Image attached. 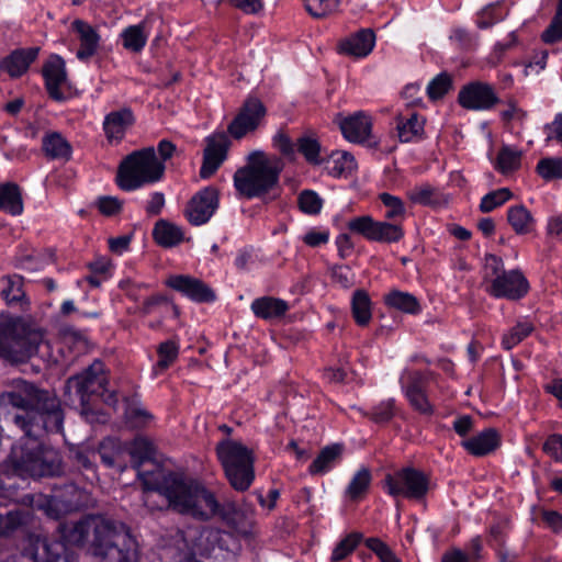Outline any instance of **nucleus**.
Segmentation results:
<instances>
[{
    "instance_id": "nucleus-1",
    "label": "nucleus",
    "mask_w": 562,
    "mask_h": 562,
    "mask_svg": "<svg viewBox=\"0 0 562 562\" xmlns=\"http://www.w3.org/2000/svg\"><path fill=\"white\" fill-rule=\"evenodd\" d=\"M0 402L22 409L14 416V424L24 431L19 445L13 446L9 462L21 476L56 475L60 472L58 453L44 448L38 432L59 431L64 416L56 397L38 391L24 380H14L11 390L0 395Z\"/></svg>"
},
{
    "instance_id": "nucleus-2",
    "label": "nucleus",
    "mask_w": 562,
    "mask_h": 562,
    "mask_svg": "<svg viewBox=\"0 0 562 562\" xmlns=\"http://www.w3.org/2000/svg\"><path fill=\"white\" fill-rule=\"evenodd\" d=\"M146 492L145 504L149 505L153 492L168 501L175 510L200 519H209L217 509L213 493L195 482H186L177 475L155 468L149 472L137 473Z\"/></svg>"
},
{
    "instance_id": "nucleus-3",
    "label": "nucleus",
    "mask_w": 562,
    "mask_h": 562,
    "mask_svg": "<svg viewBox=\"0 0 562 562\" xmlns=\"http://www.w3.org/2000/svg\"><path fill=\"white\" fill-rule=\"evenodd\" d=\"M74 531L80 540L91 542L95 558L109 562H135L138 559L137 542L122 522L102 516H89L80 520Z\"/></svg>"
},
{
    "instance_id": "nucleus-4",
    "label": "nucleus",
    "mask_w": 562,
    "mask_h": 562,
    "mask_svg": "<svg viewBox=\"0 0 562 562\" xmlns=\"http://www.w3.org/2000/svg\"><path fill=\"white\" fill-rule=\"evenodd\" d=\"M282 162L262 151H252L248 162L234 175V186L244 196L251 199L270 191L279 181Z\"/></svg>"
},
{
    "instance_id": "nucleus-5",
    "label": "nucleus",
    "mask_w": 562,
    "mask_h": 562,
    "mask_svg": "<svg viewBox=\"0 0 562 562\" xmlns=\"http://www.w3.org/2000/svg\"><path fill=\"white\" fill-rule=\"evenodd\" d=\"M44 335L20 318L0 319V358L20 362L36 353Z\"/></svg>"
},
{
    "instance_id": "nucleus-6",
    "label": "nucleus",
    "mask_w": 562,
    "mask_h": 562,
    "mask_svg": "<svg viewBox=\"0 0 562 562\" xmlns=\"http://www.w3.org/2000/svg\"><path fill=\"white\" fill-rule=\"evenodd\" d=\"M165 172V165L147 147L130 154L120 165L117 184L122 190L134 191L144 184L159 181Z\"/></svg>"
},
{
    "instance_id": "nucleus-7",
    "label": "nucleus",
    "mask_w": 562,
    "mask_h": 562,
    "mask_svg": "<svg viewBox=\"0 0 562 562\" xmlns=\"http://www.w3.org/2000/svg\"><path fill=\"white\" fill-rule=\"evenodd\" d=\"M216 452L232 486L246 491L254 480L251 451L239 441L225 439L218 442Z\"/></svg>"
},
{
    "instance_id": "nucleus-8",
    "label": "nucleus",
    "mask_w": 562,
    "mask_h": 562,
    "mask_svg": "<svg viewBox=\"0 0 562 562\" xmlns=\"http://www.w3.org/2000/svg\"><path fill=\"white\" fill-rule=\"evenodd\" d=\"M106 384L108 375L104 364L95 360L83 372L69 378L66 389L69 393L74 392L78 396L82 413L87 414L91 395H100L103 397V401L111 406L117 403L116 395L106 391Z\"/></svg>"
},
{
    "instance_id": "nucleus-9",
    "label": "nucleus",
    "mask_w": 562,
    "mask_h": 562,
    "mask_svg": "<svg viewBox=\"0 0 562 562\" xmlns=\"http://www.w3.org/2000/svg\"><path fill=\"white\" fill-rule=\"evenodd\" d=\"M487 292L497 299L519 300L529 290V283L519 270L499 271L503 268L501 258L488 255L485 258Z\"/></svg>"
},
{
    "instance_id": "nucleus-10",
    "label": "nucleus",
    "mask_w": 562,
    "mask_h": 562,
    "mask_svg": "<svg viewBox=\"0 0 562 562\" xmlns=\"http://www.w3.org/2000/svg\"><path fill=\"white\" fill-rule=\"evenodd\" d=\"M382 487L394 498L422 499L429 490V480L422 471L408 467L386 474Z\"/></svg>"
},
{
    "instance_id": "nucleus-11",
    "label": "nucleus",
    "mask_w": 562,
    "mask_h": 562,
    "mask_svg": "<svg viewBox=\"0 0 562 562\" xmlns=\"http://www.w3.org/2000/svg\"><path fill=\"white\" fill-rule=\"evenodd\" d=\"M265 116L266 108L262 102L256 98H249L229 124L228 132L234 138L240 139L255 132L263 122Z\"/></svg>"
},
{
    "instance_id": "nucleus-12",
    "label": "nucleus",
    "mask_w": 562,
    "mask_h": 562,
    "mask_svg": "<svg viewBox=\"0 0 562 562\" xmlns=\"http://www.w3.org/2000/svg\"><path fill=\"white\" fill-rule=\"evenodd\" d=\"M218 203V191L214 187H206L191 198L186 207V217L192 225H203L214 215Z\"/></svg>"
},
{
    "instance_id": "nucleus-13",
    "label": "nucleus",
    "mask_w": 562,
    "mask_h": 562,
    "mask_svg": "<svg viewBox=\"0 0 562 562\" xmlns=\"http://www.w3.org/2000/svg\"><path fill=\"white\" fill-rule=\"evenodd\" d=\"M402 390L414 409L420 414L430 415L434 407L426 394L427 376L419 371H405L400 379Z\"/></svg>"
},
{
    "instance_id": "nucleus-14",
    "label": "nucleus",
    "mask_w": 562,
    "mask_h": 562,
    "mask_svg": "<svg viewBox=\"0 0 562 562\" xmlns=\"http://www.w3.org/2000/svg\"><path fill=\"white\" fill-rule=\"evenodd\" d=\"M165 284L195 303H212L216 300L215 292L205 282L189 274H171Z\"/></svg>"
},
{
    "instance_id": "nucleus-15",
    "label": "nucleus",
    "mask_w": 562,
    "mask_h": 562,
    "mask_svg": "<svg viewBox=\"0 0 562 562\" xmlns=\"http://www.w3.org/2000/svg\"><path fill=\"white\" fill-rule=\"evenodd\" d=\"M461 106L468 110L484 111L498 102L493 88L487 83L472 82L463 87L458 97Z\"/></svg>"
},
{
    "instance_id": "nucleus-16",
    "label": "nucleus",
    "mask_w": 562,
    "mask_h": 562,
    "mask_svg": "<svg viewBox=\"0 0 562 562\" xmlns=\"http://www.w3.org/2000/svg\"><path fill=\"white\" fill-rule=\"evenodd\" d=\"M229 140L224 133L213 134L206 138V147L204 149L203 164L200 169V176L203 179L210 178L227 156Z\"/></svg>"
},
{
    "instance_id": "nucleus-17",
    "label": "nucleus",
    "mask_w": 562,
    "mask_h": 562,
    "mask_svg": "<svg viewBox=\"0 0 562 562\" xmlns=\"http://www.w3.org/2000/svg\"><path fill=\"white\" fill-rule=\"evenodd\" d=\"M344 137L351 143L367 142L372 132V119L366 112L359 111L337 120Z\"/></svg>"
},
{
    "instance_id": "nucleus-18",
    "label": "nucleus",
    "mask_w": 562,
    "mask_h": 562,
    "mask_svg": "<svg viewBox=\"0 0 562 562\" xmlns=\"http://www.w3.org/2000/svg\"><path fill=\"white\" fill-rule=\"evenodd\" d=\"M215 515H220L238 535L248 537L252 533L255 517L251 509L237 508L234 504H227L221 507L217 503L216 512L209 518Z\"/></svg>"
},
{
    "instance_id": "nucleus-19",
    "label": "nucleus",
    "mask_w": 562,
    "mask_h": 562,
    "mask_svg": "<svg viewBox=\"0 0 562 562\" xmlns=\"http://www.w3.org/2000/svg\"><path fill=\"white\" fill-rule=\"evenodd\" d=\"M43 75L49 95L55 100L64 99L63 88L66 86L67 75L63 58L50 56L43 67Z\"/></svg>"
},
{
    "instance_id": "nucleus-20",
    "label": "nucleus",
    "mask_w": 562,
    "mask_h": 562,
    "mask_svg": "<svg viewBox=\"0 0 562 562\" xmlns=\"http://www.w3.org/2000/svg\"><path fill=\"white\" fill-rule=\"evenodd\" d=\"M374 45V33L364 29L342 40L339 43V52L351 57L363 58L373 50Z\"/></svg>"
},
{
    "instance_id": "nucleus-21",
    "label": "nucleus",
    "mask_w": 562,
    "mask_h": 562,
    "mask_svg": "<svg viewBox=\"0 0 562 562\" xmlns=\"http://www.w3.org/2000/svg\"><path fill=\"white\" fill-rule=\"evenodd\" d=\"M37 54L38 48L36 47L13 50L0 61V68L13 78L20 77L36 59Z\"/></svg>"
},
{
    "instance_id": "nucleus-22",
    "label": "nucleus",
    "mask_w": 562,
    "mask_h": 562,
    "mask_svg": "<svg viewBox=\"0 0 562 562\" xmlns=\"http://www.w3.org/2000/svg\"><path fill=\"white\" fill-rule=\"evenodd\" d=\"M133 123L134 115L130 109H122L109 113L103 122L106 138L110 142L119 143Z\"/></svg>"
},
{
    "instance_id": "nucleus-23",
    "label": "nucleus",
    "mask_w": 562,
    "mask_h": 562,
    "mask_svg": "<svg viewBox=\"0 0 562 562\" xmlns=\"http://www.w3.org/2000/svg\"><path fill=\"white\" fill-rule=\"evenodd\" d=\"M251 312L258 318L272 321L282 317L289 310L286 301L273 296H261L251 302Z\"/></svg>"
},
{
    "instance_id": "nucleus-24",
    "label": "nucleus",
    "mask_w": 562,
    "mask_h": 562,
    "mask_svg": "<svg viewBox=\"0 0 562 562\" xmlns=\"http://www.w3.org/2000/svg\"><path fill=\"white\" fill-rule=\"evenodd\" d=\"M71 27L78 34L80 41V48L77 52V57L80 60L88 59L95 54L100 36L90 24L81 20H75Z\"/></svg>"
},
{
    "instance_id": "nucleus-25",
    "label": "nucleus",
    "mask_w": 562,
    "mask_h": 562,
    "mask_svg": "<svg viewBox=\"0 0 562 562\" xmlns=\"http://www.w3.org/2000/svg\"><path fill=\"white\" fill-rule=\"evenodd\" d=\"M462 447L471 454L481 457L494 451L499 445V437L495 429L488 428L476 436L462 441Z\"/></svg>"
},
{
    "instance_id": "nucleus-26",
    "label": "nucleus",
    "mask_w": 562,
    "mask_h": 562,
    "mask_svg": "<svg viewBox=\"0 0 562 562\" xmlns=\"http://www.w3.org/2000/svg\"><path fill=\"white\" fill-rule=\"evenodd\" d=\"M0 210L12 216H19L23 213L22 192L16 183H0Z\"/></svg>"
},
{
    "instance_id": "nucleus-27",
    "label": "nucleus",
    "mask_w": 562,
    "mask_h": 562,
    "mask_svg": "<svg viewBox=\"0 0 562 562\" xmlns=\"http://www.w3.org/2000/svg\"><path fill=\"white\" fill-rule=\"evenodd\" d=\"M153 236L158 245L166 248L177 246L184 239L182 228L166 220H159L155 224Z\"/></svg>"
},
{
    "instance_id": "nucleus-28",
    "label": "nucleus",
    "mask_w": 562,
    "mask_h": 562,
    "mask_svg": "<svg viewBox=\"0 0 562 562\" xmlns=\"http://www.w3.org/2000/svg\"><path fill=\"white\" fill-rule=\"evenodd\" d=\"M355 157L344 150L333 151L327 159V171L335 178L348 177L357 169Z\"/></svg>"
},
{
    "instance_id": "nucleus-29",
    "label": "nucleus",
    "mask_w": 562,
    "mask_h": 562,
    "mask_svg": "<svg viewBox=\"0 0 562 562\" xmlns=\"http://www.w3.org/2000/svg\"><path fill=\"white\" fill-rule=\"evenodd\" d=\"M507 221L518 235L532 233L536 225V220L531 212L522 204L514 205L508 209Z\"/></svg>"
},
{
    "instance_id": "nucleus-30",
    "label": "nucleus",
    "mask_w": 562,
    "mask_h": 562,
    "mask_svg": "<svg viewBox=\"0 0 562 562\" xmlns=\"http://www.w3.org/2000/svg\"><path fill=\"white\" fill-rule=\"evenodd\" d=\"M384 303L394 310L407 314H419L422 306L416 296L408 292L392 290L384 295Z\"/></svg>"
},
{
    "instance_id": "nucleus-31",
    "label": "nucleus",
    "mask_w": 562,
    "mask_h": 562,
    "mask_svg": "<svg viewBox=\"0 0 562 562\" xmlns=\"http://www.w3.org/2000/svg\"><path fill=\"white\" fill-rule=\"evenodd\" d=\"M425 119L418 114H411L408 117H400L397 122L398 138L403 143L415 142L422 138L424 133Z\"/></svg>"
},
{
    "instance_id": "nucleus-32",
    "label": "nucleus",
    "mask_w": 562,
    "mask_h": 562,
    "mask_svg": "<svg viewBox=\"0 0 562 562\" xmlns=\"http://www.w3.org/2000/svg\"><path fill=\"white\" fill-rule=\"evenodd\" d=\"M43 150L46 156L53 159L68 160L71 157L72 148L66 138L59 133H49L43 138Z\"/></svg>"
},
{
    "instance_id": "nucleus-33",
    "label": "nucleus",
    "mask_w": 562,
    "mask_h": 562,
    "mask_svg": "<svg viewBox=\"0 0 562 562\" xmlns=\"http://www.w3.org/2000/svg\"><path fill=\"white\" fill-rule=\"evenodd\" d=\"M0 295L8 304L21 302L25 294L23 278L19 274H7L0 278Z\"/></svg>"
},
{
    "instance_id": "nucleus-34",
    "label": "nucleus",
    "mask_w": 562,
    "mask_h": 562,
    "mask_svg": "<svg viewBox=\"0 0 562 562\" xmlns=\"http://www.w3.org/2000/svg\"><path fill=\"white\" fill-rule=\"evenodd\" d=\"M403 236L404 231L397 223L375 221L371 241L392 244L400 241Z\"/></svg>"
},
{
    "instance_id": "nucleus-35",
    "label": "nucleus",
    "mask_w": 562,
    "mask_h": 562,
    "mask_svg": "<svg viewBox=\"0 0 562 562\" xmlns=\"http://www.w3.org/2000/svg\"><path fill=\"white\" fill-rule=\"evenodd\" d=\"M351 311L356 323L360 326L369 324L372 317L371 301L363 290L355 291L351 300Z\"/></svg>"
},
{
    "instance_id": "nucleus-36",
    "label": "nucleus",
    "mask_w": 562,
    "mask_h": 562,
    "mask_svg": "<svg viewBox=\"0 0 562 562\" xmlns=\"http://www.w3.org/2000/svg\"><path fill=\"white\" fill-rule=\"evenodd\" d=\"M121 37L125 49L135 53L140 52L145 47L148 38V33L145 30V23L131 25L124 29Z\"/></svg>"
},
{
    "instance_id": "nucleus-37",
    "label": "nucleus",
    "mask_w": 562,
    "mask_h": 562,
    "mask_svg": "<svg viewBox=\"0 0 562 562\" xmlns=\"http://www.w3.org/2000/svg\"><path fill=\"white\" fill-rule=\"evenodd\" d=\"M406 196L413 204L432 206L438 203L437 189L426 182L408 188Z\"/></svg>"
},
{
    "instance_id": "nucleus-38",
    "label": "nucleus",
    "mask_w": 562,
    "mask_h": 562,
    "mask_svg": "<svg viewBox=\"0 0 562 562\" xmlns=\"http://www.w3.org/2000/svg\"><path fill=\"white\" fill-rule=\"evenodd\" d=\"M371 483V473L367 468L359 469L348 484L345 495L350 501L360 499L368 491Z\"/></svg>"
},
{
    "instance_id": "nucleus-39",
    "label": "nucleus",
    "mask_w": 562,
    "mask_h": 562,
    "mask_svg": "<svg viewBox=\"0 0 562 562\" xmlns=\"http://www.w3.org/2000/svg\"><path fill=\"white\" fill-rule=\"evenodd\" d=\"M340 453L341 447L339 445L324 448L310 465V472L312 474L326 473L334 467V463Z\"/></svg>"
},
{
    "instance_id": "nucleus-40",
    "label": "nucleus",
    "mask_w": 562,
    "mask_h": 562,
    "mask_svg": "<svg viewBox=\"0 0 562 562\" xmlns=\"http://www.w3.org/2000/svg\"><path fill=\"white\" fill-rule=\"evenodd\" d=\"M128 451L135 467L138 469L142 463L150 460L154 457L155 448L150 440L137 437L135 438L127 447Z\"/></svg>"
},
{
    "instance_id": "nucleus-41",
    "label": "nucleus",
    "mask_w": 562,
    "mask_h": 562,
    "mask_svg": "<svg viewBox=\"0 0 562 562\" xmlns=\"http://www.w3.org/2000/svg\"><path fill=\"white\" fill-rule=\"evenodd\" d=\"M380 201L386 209L384 217L389 221H402L406 215V207L403 200L400 196L393 195L387 192H382L379 195Z\"/></svg>"
},
{
    "instance_id": "nucleus-42",
    "label": "nucleus",
    "mask_w": 562,
    "mask_h": 562,
    "mask_svg": "<svg viewBox=\"0 0 562 562\" xmlns=\"http://www.w3.org/2000/svg\"><path fill=\"white\" fill-rule=\"evenodd\" d=\"M533 330V326L528 321L518 322L513 328H510L507 333L503 335L502 346L506 350L513 349L517 346L522 339L531 334Z\"/></svg>"
},
{
    "instance_id": "nucleus-43",
    "label": "nucleus",
    "mask_w": 562,
    "mask_h": 562,
    "mask_svg": "<svg viewBox=\"0 0 562 562\" xmlns=\"http://www.w3.org/2000/svg\"><path fill=\"white\" fill-rule=\"evenodd\" d=\"M507 15V9L499 2L485 7L476 19V25L480 29H487L502 21Z\"/></svg>"
},
{
    "instance_id": "nucleus-44",
    "label": "nucleus",
    "mask_w": 562,
    "mask_h": 562,
    "mask_svg": "<svg viewBox=\"0 0 562 562\" xmlns=\"http://www.w3.org/2000/svg\"><path fill=\"white\" fill-rule=\"evenodd\" d=\"M538 175L546 181L554 179H562V158L561 157H546L537 164Z\"/></svg>"
},
{
    "instance_id": "nucleus-45",
    "label": "nucleus",
    "mask_w": 562,
    "mask_h": 562,
    "mask_svg": "<svg viewBox=\"0 0 562 562\" xmlns=\"http://www.w3.org/2000/svg\"><path fill=\"white\" fill-rule=\"evenodd\" d=\"M513 196L512 192L507 188H501L485 194L480 203V210L483 213H490L496 207L503 205L505 202L510 200Z\"/></svg>"
},
{
    "instance_id": "nucleus-46",
    "label": "nucleus",
    "mask_w": 562,
    "mask_h": 562,
    "mask_svg": "<svg viewBox=\"0 0 562 562\" xmlns=\"http://www.w3.org/2000/svg\"><path fill=\"white\" fill-rule=\"evenodd\" d=\"M297 150L304 158L313 165H319L321 159V145L317 139L310 136H302L297 139Z\"/></svg>"
},
{
    "instance_id": "nucleus-47",
    "label": "nucleus",
    "mask_w": 562,
    "mask_h": 562,
    "mask_svg": "<svg viewBox=\"0 0 562 562\" xmlns=\"http://www.w3.org/2000/svg\"><path fill=\"white\" fill-rule=\"evenodd\" d=\"M521 153L512 147H503L497 156L496 168L503 172L517 169L520 165Z\"/></svg>"
},
{
    "instance_id": "nucleus-48",
    "label": "nucleus",
    "mask_w": 562,
    "mask_h": 562,
    "mask_svg": "<svg viewBox=\"0 0 562 562\" xmlns=\"http://www.w3.org/2000/svg\"><path fill=\"white\" fill-rule=\"evenodd\" d=\"M362 540V535L359 532H351L347 535L344 539L339 541V543L333 550L331 559L333 561H340L349 557V554L356 549V547Z\"/></svg>"
},
{
    "instance_id": "nucleus-49",
    "label": "nucleus",
    "mask_w": 562,
    "mask_h": 562,
    "mask_svg": "<svg viewBox=\"0 0 562 562\" xmlns=\"http://www.w3.org/2000/svg\"><path fill=\"white\" fill-rule=\"evenodd\" d=\"M480 551L481 541L476 538L471 541L468 552L453 549L443 557L442 562H468L469 560L482 559L483 557L480 554Z\"/></svg>"
},
{
    "instance_id": "nucleus-50",
    "label": "nucleus",
    "mask_w": 562,
    "mask_h": 562,
    "mask_svg": "<svg viewBox=\"0 0 562 562\" xmlns=\"http://www.w3.org/2000/svg\"><path fill=\"white\" fill-rule=\"evenodd\" d=\"M307 12L314 18H325L337 11L340 0H304Z\"/></svg>"
},
{
    "instance_id": "nucleus-51",
    "label": "nucleus",
    "mask_w": 562,
    "mask_h": 562,
    "mask_svg": "<svg viewBox=\"0 0 562 562\" xmlns=\"http://www.w3.org/2000/svg\"><path fill=\"white\" fill-rule=\"evenodd\" d=\"M157 351L159 357L157 368L165 370L178 358L179 344L175 340L164 341L159 345Z\"/></svg>"
},
{
    "instance_id": "nucleus-52",
    "label": "nucleus",
    "mask_w": 562,
    "mask_h": 562,
    "mask_svg": "<svg viewBox=\"0 0 562 562\" xmlns=\"http://www.w3.org/2000/svg\"><path fill=\"white\" fill-rule=\"evenodd\" d=\"M364 544L381 562H400L391 547L381 539L368 538Z\"/></svg>"
},
{
    "instance_id": "nucleus-53",
    "label": "nucleus",
    "mask_w": 562,
    "mask_h": 562,
    "mask_svg": "<svg viewBox=\"0 0 562 562\" xmlns=\"http://www.w3.org/2000/svg\"><path fill=\"white\" fill-rule=\"evenodd\" d=\"M122 451L119 440L114 438L104 439L99 448L100 457L108 467L114 465Z\"/></svg>"
},
{
    "instance_id": "nucleus-54",
    "label": "nucleus",
    "mask_w": 562,
    "mask_h": 562,
    "mask_svg": "<svg viewBox=\"0 0 562 562\" xmlns=\"http://www.w3.org/2000/svg\"><path fill=\"white\" fill-rule=\"evenodd\" d=\"M451 88V78L448 74L437 75L427 86V94L431 100L442 98Z\"/></svg>"
},
{
    "instance_id": "nucleus-55",
    "label": "nucleus",
    "mask_w": 562,
    "mask_h": 562,
    "mask_svg": "<svg viewBox=\"0 0 562 562\" xmlns=\"http://www.w3.org/2000/svg\"><path fill=\"white\" fill-rule=\"evenodd\" d=\"M375 220L370 215L357 216L351 218L347 223V227L350 232L359 234L371 240Z\"/></svg>"
},
{
    "instance_id": "nucleus-56",
    "label": "nucleus",
    "mask_w": 562,
    "mask_h": 562,
    "mask_svg": "<svg viewBox=\"0 0 562 562\" xmlns=\"http://www.w3.org/2000/svg\"><path fill=\"white\" fill-rule=\"evenodd\" d=\"M299 205L306 214H317L322 209V199L316 192L305 190L299 195Z\"/></svg>"
},
{
    "instance_id": "nucleus-57",
    "label": "nucleus",
    "mask_w": 562,
    "mask_h": 562,
    "mask_svg": "<svg viewBox=\"0 0 562 562\" xmlns=\"http://www.w3.org/2000/svg\"><path fill=\"white\" fill-rule=\"evenodd\" d=\"M542 40L546 43H555L562 40V0H559L557 14L550 26L543 32Z\"/></svg>"
},
{
    "instance_id": "nucleus-58",
    "label": "nucleus",
    "mask_w": 562,
    "mask_h": 562,
    "mask_svg": "<svg viewBox=\"0 0 562 562\" xmlns=\"http://www.w3.org/2000/svg\"><path fill=\"white\" fill-rule=\"evenodd\" d=\"M26 516L19 510L0 516V533H10L25 522Z\"/></svg>"
},
{
    "instance_id": "nucleus-59",
    "label": "nucleus",
    "mask_w": 562,
    "mask_h": 562,
    "mask_svg": "<svg viewBox=\"0 0 562 562\" xmlns=\"http://www.w3.org/2000/svg\"><path fill=\"white\" fill-rule=\"evenodd\" d=\"M395 414V402L393 398L382 401L373 407L371 417L376 423H386Z\"/></svg>"
},
{
    "instance_id": "nucleus-60",
    "label": "nucleus",
    "mask_w": 562,
    "mask_h": 562,
    "mask_svg": "<svg viewBox=\"0 0 562 562\" xmlns=\"http://www.w3.org/2000/svg\"><path fill=\"white\" fill-rule=\"evenodd\" d=\"M548 53L542 50L536 53L530 61L525 64L524 76L540 74L547 66Z\"/></svg>"
},
{
    "instance_id": "nucleus-61",
    "label": "nucleus",
    "mask_w": 562,
    "mask_h": 562,
    "mask_svg": "<svg viewBox=\"0 0 562 562\" xmlns=\"http://www.w3.org/2000/svg\"><path fill=\"white\" fill-rule=\"evenodd\" d=\"M543 451L555 461L562 462V435H551L543 443Z\"/></svg>"
},
{
    "instance_id": "nucleus-62",
    "label": "nucleus",
    "mask_w": 562,
    "mask_h": 562,
    "mask_svg": "<svg viewBox=\"0 0 562 562\" xmlns=\"http://www.w3.org/2000/svg\"><path fill=\"white\" fill-rule=\"evenodd\" d=\"M546 142L562 144V112L558 113L553 121L544 126Z\"/></svg>"
},
{
    "instance_id": "nucleus-63",
    "label": "nucleus",
    "mask_w": 562,
    "mask_h": 562,
    "mask_svg": "<svg viewBox=\"0 0 562 562\" xmlns=\"http://www.w3.org/2000/svg\"><path fill=\"white\" fill-rule=\"evenodd\" d=\"M88 268L92 273L103 277V279H109L112 272V262L105 257H99L91 261Z\"/></svg>"
},
{
    "instance_id": "nucleus-64",
    "label": "nucleus",
    "mask_w": 562,
    "mask_h": 562,
    "mask_svg": "<svg viewBox=\"0 0 562 562\" xmlns=\"http://www.w3.org/2000/svg\"><path fill=\"white\" fill-rule=\"evenodd\" d=\"M546 229L548 236L562 243V215L550 216Z\"/></svg>"
}]
</instances>
